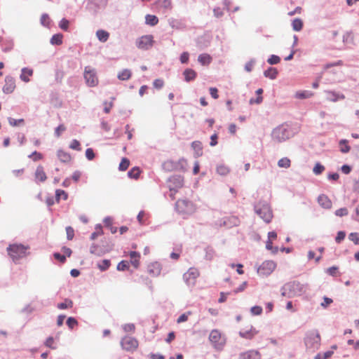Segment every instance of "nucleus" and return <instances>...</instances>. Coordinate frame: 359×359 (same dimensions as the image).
Returning <instances> with one entry per match:
<instances>
[{"label":"nucleus","mask_w":359,"mask_h":359,"mask_svg":"<svg viewBox=\"0 0 359 359\" xmlns=\"http://www.w3.org/2000/svg\"><path fill=\"white\" fill-rule=\"evenodd\" d=\"M306 290L307 285L297 280L288 282L281 288L282 295L289 298L301 296L306 293Z\"/></svg>","instance_id":"obj_1"},{"label":"nucleus","mask_w":359,"mask_h":359,"mask_svg":"<svg viewBox=\"0 0 359 359\" xmlns=\"http://www.w3.org/2000/svg\"><path fill=\"white\" fill-rule=\"evenodd\" d=\"M296 133L297 130L290 125L283 123L273 130L271 136L276 142H283L292 137Z\"/></svg>","instance_id":"obj_2"},{"label":"nucleus","mask_w":359,"mask_h":359,"mask_svg":"<svg viewBox=\"0 0 359 359\" xmlns=\"http://www.w3.org/2000/svg\"><path fill=\"white\" fill-rule=\"evenodd\" d=\"M320 335L317 330H311L306 332L304 342L308 351L313 353L320 346Z\"/></svg>","instance_id":"obj_3"},{"label":"nucleus","mask_w":359,"mask_h":359,"mask_svg":"<svg viewBox=\"0 0 359 359\" xmlns=\"http://www.w3.org/2000/svg\"><path fill=\"white\" fill-rule=\"evenodd\" d=\"M255 213L266 223H269L273 217L269 203L266 201H259L254 205Z\"/></svg>","instance_id":"obj_4"},{"label":"nucleus","mask_w":359,"mask_h":359,"mask_svg":"<svg viewBox=\"0 0 359 359\" xmlns=\"http://www.w3.org/2000/svg\"><path fill=\"white\" fill-rule=\"evenodd\" d=\"M176 210L179 213L191 215L196 210V205L188 199H180L175 203Z\"/></svg>","instance_id":"obj_5"},{"label":"nucleus","mask_w":359,"mask_h":359,"mask_svg":"<svg viewBox=\"0 0 359 359\" xmlns=\"http://www.w3.org/2000/svg\"><path fill=\"white\" fill-rule=\"evenodd\" d=\"M27 248L22 244L9 245L7 248L8 254L13 261L18 260L25 255Z\"/></svg>","instance_id":"obj_6"},{"label":"nucleus","mask_w":359,"mask_h":359,"mask_svg":"<svg viewBox=\"0 0 359 359\" xmlns=\"http://www.w3.org/2000/svg\"><path fill=\"white\" fill-rule=\"evenodd\" d=\"M209 340L216 349H222L226 340L218 330H213L209 335Z\"/></svg>","instance_id":"obj_7"},{"label":"nucleus","mask_w":359,"mask_h":359,"mask_svg":"<svg viewBox=\"0 0 359 359\" xmlns=\"http://www.w3.org/2000/svg\"><path fill=\"white\" fill-rule=\"evenodd\" d=\"M83 77L86 84L90 87H94L97 85L98 79L95 69L90 66L85 67Z\"/></svg>","instance_id":"obj_8"},{"label":"nucleus","mask_w":359,"mask_h":359,"mask_svg":"<svg viewBox=\"0 0 359 359\" xmlns=\"http://www.w3.org/2000/svg\"><path fill=\"white\" fill-rule=\"evenodd\" d=\"M168 182L170 183L169 189L171 192L170 196H172L179 189L183 187L184 177L180 175H175L169 177Z\"/></svg>","instance_id":"obj_9"},{"label":"nucleus","mask_w":359,"mask_h":359,"mask_svg":"<svg viewBox=\"0 0 359 359\" xmlns=\"http://www.w3.org/2000/svg\"><path fill=\"white\" fill-rule=\"evenodd\" d=\"M154 43V37L152 35H144L138 38L136 41V46L139 49L149 50Z\"/></svg>","instance_id":"obj_10"},{"label":"nucleus","mask_w":359,"mask_h":359,"mask_svg":"<svg viewBox=\"0 0 359 359\" xmlns=\"http://www.w3.org/2000/svg\"><path fill=\"white\" fill-rule=\"evenodd\" d=\"M199 276L198 271L195 268H190L183 275L184 281L189 287H192L196 283V279Z\"/></svg>","instance_id":"obj_11"},{"label":"nucleus","mask_w":359,"mask_h":359,"mask_svg":"<svg viewBox=\"0 0 359 359\" xmlns=\"http://www.w3.org/2000/svg\"><path fill=\"white\" fill-rule=\"evenodd\" d=\"M276 264L274 262L268 260L264 262L262 265L257 269V273L262 276L270 275L275 269Z\"/></svg>","instance_id":"obj_12"},{"label":"nucleus","mask_w":359,"mask_h":359,"mask_svg":"<svg viewBox=\"0 0 359 359\" xmlns=\"http://www.w3.org/2000/svg\"><path fill=\"white\" fill-rule=\"evenodd\" d=\"M121 345L122 348L126 351H130L137 348L138 342L135 338L126 336L125 337L122 338L121 341Z\"/></svg>","instance_id":"obj_13"},{"label":"nucleus","mask_w":359,"mask_h":359,"mask_svg":"<svg viewBox=\"0 0 359 359\" xmlns=\"http://www.w3.org/2000/svg\"><path fill=\"white\" fill-rule=\"evenodd\" d=\"M15 88V79L8 75L5 78V85L3 87V92L6 94H10L13 92Z\"/></svg>","instance_id":"obj_14"},{"label":"nucleus","mask_w":359,"mask_h":359,"mask_svg":"<svg viewBox=\"0 0 359 359\" xmlns=\"http://www.w3.org/2000/svg\"><path fill=\"white\" fill-rule=\"evenodd\" d=\"M168 24L172 29L179 30H184L187 27L185 21L182 19L170 18L168 20Z\"/></svg>","instance_id":"obj_15"},{"label":"nucleus","mask_w":359,"mask_h":359,"mask_svg":"<svg viewBox=\"0 0 359 359\" xmlns=\"http://www.w3.org/2000/svg\"><path fill=\"white\" fill-rule=\"evenodd\" d=\"M238 359H261V355L257 351L250 350L240 353Z\"/></svg>","instance_id":"obj_16"},{"label":"nucleus","mask_w":359,"mask_h":359,"mask_svg":"<svg viewBox=\"0 0 359 359\" xmlns=\"http://www.w3.org/2000/svg\"><path fill=\"white\" fill-rule=\"evenodd\" d=\"M148 273L153 276H158L161 273V264L158 262L150 264L147 267Z\"/></svg>","instance_id":"obj_17"},{"label":"nucleus","mask_w":359,"mask_h":359,"mask_svg":"<svg viewBox=\"0 0 359 359\" xmlns=\"http://www.w3.org/2000/svg\"><path fill=\"white\" fill-rule=\"evenodd\" d=\"M318 203L322 208L325 209H330L332 207L330 199L325 194H321L318 197Z\"/></svg>","instance_id":"obj_18"},{"label":"nucleus","mask_w":359,"mask_h":359,"mask_svg":"<svg viewBox=\"0 0 359 359\" xmlns=\"http://www.w3.org/2000/svg\"><path fill=\"white\" fill-rule=\"evenodd\" d=\"M33 75V69L28 67H23L21 69V74L20 75V79L24 82H29V79L28 76H31Z\"/></svg>","instance_id":"obj_19"},{"label":"nucleus","mask_w":359,"mask_h":359,"mask_svg":"<svg viewBox=\"0 0 359 359\" xmlns=\"http://www.w3.org/2000/svg\"><path fill=\"white\" fill-rule=\"evenodd\" d=\"M191 147L194 151V156L199 157L203 155V146L200 141H194L191 143Z\"/></svg>","instance_id":"obj_20"},{"label":"nucleus","mask_w":359,"mask_h":359,"mask_svg":"<svg viewBox=\"0 0 359 359\" xmlns=\"http://www.w3.org/2000/svg\"><path fill=\"white\" fill-rule=\"evenodd\" d=\"M35 178L41 182L46 181L47 177L42 165L37 166L35 171Z\"/></svg>","instance_id":"obj_21"},{"label":"nucleus","mask_w":359,"mask_h":359,"mask_svg":"<svg viewBox=\"0 0 359 359\" xmlns=\"http://www.w3.org/2000/svg\"><path fill=\"white\" fill-rule=\"evenodd\" d=\"M183 74L184 76V80L187 82L194 81L197 76L196 72L192 69H186L184 71Z\"/></svg>","instance_id":"obj_22"},{"label":"nucleus","mask_w":359,"mask_h":359,"mask_svg":"<svg viewBox=\"0 0 359 359\" xmlns=\"http://www.w3.org/2000/svg\"><path fill=\"white\" fill-rule=\"evenodd\" d=\"M163 169L166 172L177 170L176 161L168 160L162 164Z\"/></svg>","instance_id":"obj_23"},{"label":"nucleus","mask_w":359,"mask_h":359,"mask_svg":"<svg viewBox=\"0 0 359 359\" xmlns=\"http://www.w3.org/2000/svg\"><path fill=\"white\" fill-rule=\"evenodd\" d=\"M130 263L134 266L135 269H137L140 265L139 258L140 257V255L139 252L136 251H131L130 252Z\"/></svg>","instance_id":"obj_24"},{"label":"nucleus","mask_w":359,"mask_h":359,"mask_svg":"<svg viewBox=\"0 0 359 359\" xmlns=\"http://www.w3.org/2000/svg\"><path fill=\"white\" fill-rule=\"evenodd\" d=\"M326 93L327 98L332 102H337L345 98V96L343 94H339L333 91H327Z\"/></svg>","instance_id":"obj_25"},{"label":"nucleus","mask_w":359,"mask_h":359,"mask_svg":"<svg viewBox=\"0 0 359 359\" xmlns=\"http://www.w3.org/2000/svg\"><path fill=\"white\" fill-rule=\"evenodd\" d=\"M278 74V71L274 67H269L264 72V76L272 80L276 79Z\"/></svg>","instance_id":"obj_26"},{"label":"nucleus","mask_w":359,"mask_h":359,"mask_svg":"<svg viewBox=\"0 0 359 359\" xmlns=\"http://www.w3.org/2000/svg\"><path fill=\"white\" fill-rule=\"evenodd\" d=\"M57 158L60 159V161L62 163H68L71 161V156L69 153L62 150L59 149L57 152Z\"/></svg>","instance_id":"obj_27"},{"label":"nucleus","mask_w":359,"mask_h":359,"mask_svg":"<svg viewBox=\"0 0 359 359\" xmlns=\"http://www.w3.org/2000/svg\"><path fill=\"white\" fill-rule=\"evenodd\" d=\"M131 76V71L128 69H124L118 73L117 78L121 81H127L130 79Z\"/></svg>","instance_id":"obj_28"},{"label":"nucleus","mask_w":359,"mask_h":359,"mask_svg":"<svg viewBox=\"0 0 359 359\" xmlns=\"http://www.w3.org/2000/svg\"><path fill=\"white\" fill-rule=\"evenodd\" d=\"M257 332L251 327V329L249 330H241L239 332V335L243 337L248 339H252Z\"/></svg>","instance_id":"obj_29"},{"label":"nucleus","mask_w":359,"mask_h":359,"mask_svg":"<svg viewBox=\"0 0 359 359\" xmlns=\"http://www.w3.org/2000/svg\"><path fill=\"white\" fill-rule=\"evenodd\" d=\"M198 61L202 65H209L212 61V57L209 54L207 53H203L198 55Z\"/></svg>","instance_id":"obj_30"},{"label":"nucleus","mask_w":359,"mask_h":359,"mask_svg":"<svg viewBox=\"0 0 359 359\" xmlns=\"http://www.w3.org/2000/svg\"><path fill=\"white\" fill-rule=\"evenodd\" d=\"M339 145L340 147V151L343 154L348 153L351 150V147L348 145V142L347 140L342 139L339 142Z\"/></svg>","instance_id":"obj_31"},{"label":"nucleus","mask_w":359,"mask_h":359,"mask_svg":"<svg viewBox=\"0 0 359 359\" xmlns=\"http://www.w3.org/2000/svg\"><path fill=\"white\" fill-rule=\"evenodd\" d=\"M73 307V302L68 298H66L63 302L59 303L57 305V308L60 310H65L67 309H71Z\"/></svg>","instance_id":"obj_32"},{"label":"nucleus","mask_w":359,"mask_h":359,"mask_svg":"<svg viewBox=\"0 0 359 359\" xmlns=\"http://www.w3.org/2000/svg\"><path fill=\"white\" fill-rule=\"evenodd\" d=\"M158 22V18L154 15L147 14L145 16V23L150 26H155Z\"/></svg>","instance_id":"obj_33"},{"label":"nucleus","mask_w":359,"mask_h":359,"mask_svg":"<svg viewBox=\"0 0 359 359\" xmlns=\"http://www.w3.org/2000/svg\"><path fill=\"white\" fill-rule=\"evenodd\" d=\"M96 36L101 42H106L109 36V34L103 29H99L96 32Z\"/></svg>","instance_id":"obj_34"},{"label":"nucleus","mask_w":359,"mask_h":359,"mask_svg":"<svg viewBox=\"0 0 359 359\" xmlns=\"http://www.w3.org/2000/svg\"><path fill=\"white\" fill-rule=\"evenodd\" d=\"M62 37L63 35L60 33L53 34L50 39V42L52 45H61L62 43Z\"/></svg>","instance_id":"obj_35"},{"label":"nucleus","mask_w":359,"mask_h":359,"mask_svg":"<svg viewBox=\"0 0 359 359\" xmlns=\"http://www.w3.org/2000/svg\"><path fill=\"white\" fill-rule=\"evenodd\" d=\"M303 21L300 18H295L292 20V27L294 31L299 32L303 28Z\"/></svg>","instance_id":"obj_36"},{"label":"nucleus","mask_w":359,"mask_h":359,"mask_svg":"<svg viewBox=\"0 0 359 359\" xmlns=\"http://www.w3.org/2000/svg\"><path fill=\"white\" fill-rule=\"evenodd\" d=\"M140 175V170L138 167H134L128 172V177L137 180Z\"/></svg>","instance_id":"obj_37"},{"label":"nucleus","mask_w":359,"mask_h":359,"mask_svg":"<svg viewBox=\"0 0 359 359\" xmlns=\"http://www.w3.org/2000/svg\"><path fill=\"white\" fill-rule=\"evenodd\" d=\"M187 162L184 158H180L179 161H176V168H177V170L185 172L187 170Z\"/></svg>","instance_id":"obj_38"},{"label":"nucleus","mask_w":359,"mask_h":359,"mask_svg":"<svg viewBox=\"0 0 359 359\" xmlns=\"http://www.w3.org/2000/svg\"><path fill=\"white\" fill-rule=\"evenodd\" d=\"M62 198L63 200H67L68 198V194L66 191L62 189H57L55 191V201L57 203H59L60 198Z\"/></svg>","instance_id":"obj_39"},{"label":"nucleus","mask_w":359,"mask_h":359,"mask_svg":"<svg viewBox=\"0 0 359 359\" xmlns=\"http://www.w3.org/2000/svg\"><path fill=\"white\" fill-rule=\"evenodd\" d=\"M239 220L236 217H229L227 220H224L223 222L224 226H226L230 227L231 226H237L238 225Z\"/></svg>","instance_id":"obj_40"},{"label":"nucleus","mask_w":359,"mask_h":359,"mask_svg":"<svg viewBox=\"0 0 359 359\" xmlns=\"http://www.w3.org/2000/svg\"><path fill=\"white\" fill-rule=\"evenodd\" d=\"M313 95V93L309 90L299 91L296 93L295 97L298 99H306L311 97Z\"/></svg>","instance_id":"obj_41"},{"label":"nucleus","mask_w":359,"mask_h":359,"mask_svg":"<svg viewBox=\"0 0 359 359\" xmlns=\"http://www.w3.org/2000/svg\"><path fill=\"white\" fill-rule=\"evenodd\" d=\"M278 165L280 168H287L290 166V160L287 157L282 158L278 161Z\"/></svg>","instance_id":"obj_42"},{"label":"nucleus","mask_w":359,"mask_h":359,"mask_svg":"<svg viewBox=\"0 0 359 359\" xmlns=\"http://www.w3.org/2000/svg\"><path fill=\"white\" fill-rule=\"evenodd\" d=\"M229 169L224 165H218L217 166V172L220 175H226L229 173Z\"/></svg>","instance_id":"obj_43"},{"label":"nucleus","mask_w":359,"mask_h":359,"mask_svg":"<svg viewBox=\"0 0 359 359\" xmlns=\"http://www.w3.org/2000/svg\"><path fill=\"white\" fill-rule=\"evenodd\" d=\"M130 165V161L127 158H123L118 165V169L121 171H125L128 169Z\"/></svg>","instance_id":"obj_44"},{"label":"nucleus","mask_w":359,"mask_h":359,"mask_svg":"<svg viewBox=\"0 0 359 359\" xmlns=\"http://www.w3.org/2000/svg\"><path fill=\"white\" fill-rule=\"evenodd\" d=\"M41 24L44 26L48 27L50 23V19L49 15L47 13L42 14L41 17Z\"/></svg>","instance_id":"obj_45"},{"label":"nucleus","mask_w":359,"mask_h":359,"mask_svg":"<svg viewBox=\"0 0 359 359\" xmlns=\"http://www.w3.org/2000/svg\"><path fill=\"white\" fill-rule=\"evenodd\" d=\"M69 21L66 18H62L59 22V27L63 31L67 32L69 30Z\"/></svg>","instance_id":"obj_46"},{"label":"nucleus","mask_w":359,"mask_h":359,"mask_svg":"<svg viewBox=\"0 0 359 359\" xmlns=\"http://www.w3.org/2000/svg\"><path fill=\"white\" fill-rule=\"evenodd\" d=\"M116 269L118 271H121L128 270L129 269V262L126 260H122L118 264Z\"/></svg>","instance_id":"obj_47"},{"label":"nucleus","mask_w":359,"mask_h":359,"mask_svg":"<svg viewBox=\"0 0 359 359\" xmlns=\"http://www.w3.org/2000/svg\"><path fill=\"white\" fill-rule=\"evenodd\" d=\"M205 258L207 260H211L213 258L215 251L212 248L208 246L205 248Z\"/></svg>","instance_id":"obj_48"},{"label":"nucleus","mask_w":359,"mask_h":359,"mask_svg":"<svg viewBox=\"0 0 359 359\" xmlns=\"http://www.w3.org/2000/svg\"><path fill=\"white\" fill-rule=\"evenodd\" d=\"M111 263L109 259H103L101 264H98V268L101 271H104L109 267Z\"/></svg>","instance_id":"obj_49"},{"label":"nucleus","mask_w":359,"mask_h":359,"mask_svg":"<svg viewBox=\"0 0 359 359\" xmlns=\"http://www.w3.org/2000/svg\"><path fill=\"white\" fill-rule=\"evenodd\" d=\"M324 170H325L324 165H323L320 163H317L313 169V172L316 175H320L324 171Z\"/></svg>","instance_id":"obj_50"},{"label":"nucleus","mask_w":359,"mask_h":359,"mask_svg":"<svg viewBox=\"0 0 359 359\" xmlns=\"http://www.w3.org/2000/svg\"><path fill=\"white\" fill-rule=\"evenodd\" d=\"M280 61V57L276 55H271L267 60V62L271 65H276L279 63Z\"/></svg>","instance_id":"obj_51"},{"label":"nucleus","mask_w":359,"mask_h":359,"mask_svg":"<svg viewBox=\"0 0 359 359\" xmlns=\"http://www.w3.org/2000/svg\"><path fill=\"white\" fill-rule=\"evenodd\" d=\"M66 323H67V326L69 327V328L72 330L74 327V326L78 325V321L74 317H69L67 319Z\"/></svg>","instance_id":"obj_52"},{"label":"nucleus","mask_w":359,"mask_h":359,"mask_svg":"<svg viewBox=\"0 0 359 359\" xmlns=\"http://www.w3.org/2000/svg\"><path fill=\"white\" fill-rule=\"evenodd\" d=\"M256 62L255 59L252 58L250 60H249L245 65V70L248 72H252L253 67Z\"/></svg>","instance_id":"obj_53"},{"label":"nucleus","mask_w":359,"mask_h":359,"mask_svg":"<svg viewBox=\"0 0 359 359\" xmlns=\"http://www.w3.org/2000/svg\"><path fill=\"white\" fill-rule=\"evenodd\" d=\"M348 238L353 242L355 245H359V234L356 232L351 233Z\"/></svg>","instance_id":"obj_54"},{"label":"nucleus","mask_w":359,"mask_h":359,"mask_svg":"<svg viewBox=\"0 0 359 359\" xmlns=\"http://www.w3.org/2000/svg\"><path fill=\"white\" fill-rule=\"evenodd\" d=\"M69 148L76 151H81V147L80 142L76 140H73L69 145Z\"/></svg>","instance_id":"obj_55"},{"label":"nucleus","mask_w":359,"mask_h":359,"mask_svg":"<svg viewBox=\"0 0 359 359\" xmlns=\"http://www.w3.org/2000/svg\"><path fill=\"white\" fill-rule=\"evenodd\" d=\"M90 252L93 255H95L97 256H100L102 255V252L98 250L97 245L93 243L90 248Z\"/></svg>","instance_id":"obj_56"},{"label":"nucleus","mask_w":359,"mask_h":359,"mask_svg":"<svg viewBox=\"0 0 359 359\" xmlns=\"http://www.w3.org/2000/svg\"><path fill=\"white\" fill-rule=\"evenodd\" d=\"M8 123L12 126H18L20 123H24L23 118L15 119L13 118H8Z\"/></svg>","instance_id":"obj_57"},{"label":"nucleus","mask_w":359,"mask_h":359,"mask_svg":"<svg viewBox=\"0 0 359 359\" xmlns=\"http://www.w3.org/2000/svg\"><path fill=\"white\" fill-rule=\"evenodd\" d=\"M346 236V232L344 231H338L337 236L335 237V241L337 243H340Z\"/></svg>","instance_id":"obj_58"},{"label":"nucleus","mask_w":359,"mask_h":359,"mask_svg":"<svg viewBox=\"0 0 359 359\" xmlns=\"http://www.w3.org/2000/svg\"><path fill=\"white\" fill-rule=\"evenodd\" d=\"M66 233H67V238L69 241H71L73 239L74 236V230L71 226H67L66 227Z\"/></svg>","instance_id":"obj_59"},{"label":"nucleus","mask_w":359,"mask_h":359,"mask_svg":"<svg viewBox=\"0 0 359 359\" xmlns=\"http://www.w3.org/2000/svg\"><path fill=\"white\" fill-rule=\"evenodd\" d=\"M250 311L252 315L258 316L262 313V308L259 306H254L250 309Z\"/></svg>","instance_id":"obj_60"},{"label":"nucleus","mask_w":359,"mask_h":359,"mask_svg":"<svg viewBox=\"0 0 359 359\" xmlns=\"http://www.w3.org/2000/svg\"><path fill=\"white\" fill-rule=\"evenodd\" d=\"M348 213L347 208H341L335 211V215L338 217H343L347 215Z\"/></svg>","instance_id":"obj_61"},{"label":"nucleus","mask_w":359,"mask_h":359,"mask_svg":"<svg viewBox=\"0 0 359 359\" xmlns=\"http://www.w3.org/2000/svg\"><path fill=\"white\" fill-rule=\"evenodd\" d=\"M163 85H164V81H163V80H162L161 79H156L153 82V86L156 89L162 88Z\"/></svg>","instance_id":"obj_62"},{"label":"nucleus","mask_w":359,"mask_h":359,"mask_svg":"<svg viewBox=\"0 0 359 359\" xmlns=\"http://www.w3.org/2000/svg\"><path fill=\"white\" fill-rule=\"evenodd\" d=\"M86 157L89 161H92L95 158V153L92 148H88L86 150Z\"/></svg>","instance_id":"obj_63"},{"label":"nucleus","mask_w":359,"mask_h":359,"mask_svg":"<svg viewBox=\"0 0 359 359\" xmlns=\"http://www.w3.org/2000/svg\"><path fill=\"white\" fill-rule=\"evenodd\" d=\"M333 302V300L332 299L330 298V297H323V302L320 304V306L323 307V308H327L330 304H331Z\"/></svg>","instance_id":"obj_64"}]
</instances>
